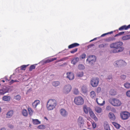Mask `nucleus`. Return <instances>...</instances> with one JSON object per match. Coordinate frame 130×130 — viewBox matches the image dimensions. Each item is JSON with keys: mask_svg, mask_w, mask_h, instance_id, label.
Wrapping results in <instances>:
<instances>
[{"mask_svg": "<svg viewBox=\"0 0 130 130\" xmlns=\"http://www.w3.org/2000/svg\"><path fill=\"white\" fill-rule=\"evenodd\" d=\"M94 45L93 44H91L90 45H89V46H88V47L89 46H93Z\"/></svg>", "mask_w": 130, "mask_h": 130, "instance_id": "0e129e2a", "label": "nucleus"}, {"mask_svg": "<svg viewBox=\"0 0 130 130\" xmlns=\"http://www.w3.org/2000/svg\"><path fill=\"white\" fill-rule=\"evenodd\" d=\"M120 115L121 119L123 120L127 119L130 117V113L125 111L121 112Z\"/></svg>", "mask_w": 130, "mask_h": 130, "instance_id": "423d86ee", "label": "nucleus"}, {"mask_svg": "<svg viewBox=\"0 0 130 130\" xmlns=\"http://www.w3.org/2000/svg\"><path fill=\"white\" fill-rule=\"evenodd\" d=\"M110 94L113 95H114L116 94V91H115L114 90L111 89L110 91L109 92Z\"/></svg>", "mask_w": 130, "mask_h": 130, "instance_id": "f704fd0d", "label": "nucleus"}, {"mask_svg": "<svg viewBox=\"0 0 130 130\" xmlns=\"http://www.w3.org/2000/svg\"><path fill=\"white\" fill-rule=\"evenodd\" d=\"M77 76L79 77H82L83 76V72H79L77 74Z\"/></svg>", "mask_w": 130, "mask_h": 130, "instance_id": "c03bdc74", "label": "nucleus"}, {"mask_svg": "<svg viewBox=\"0 0 130 130\" xmlns=\"http://www.w3.org/2000/svg\"><path fill=\"white\" fill-rule=\"evenodd\" d=\"M121 39L125 41L129 40L130 39V35H126L122 36Z\"/></svg>", "mask_w": 130, "mask_h": 130, "instance_id": "a211bd4d", "label": "nucleus"}, {"mask_svg": "<svg viewBox=\"0 0 130 130\" xmlns=\"http://www.w3.org/2000/svg\"><path fill=\"white\" fill-rule=\"evenodd\" d=\"M67 78H68L69 80H72L74 79V76L73 74L71 72H67L66 73Z\"/></svg>", "mask_w": 130, "mask_h": 130, "instance_id": "ddd939ff", "label": "nucleus"}, {"mask_svg": "<svg viewBox=\"0 0 130 130\" xmlns=\"http://www.w3.org/2000/svg\"><path fill=\"white\" fill-rule=\"evenodd\" d=\"M104 127L105 130H110L109 125L107 122H104Z\"/></svg>", "mask_w": 130, "mask_h": 130, "instance_id": "5701e85b", "label": "nucleus"}, {"mask_svg": "<svg viewBox=\"0 0 130 130\" xmlns=\"http://www.w3.org/2000/svg\"><path fill=\"white\" fill-rule=\"evenodd\" d=\"M73 93L75 95L78 94L79 93V92L78 89L76 88L74 89L73 91Z\"/></svg>", "mask_w": 130, "mask_h": 130, "instance_id": "ea45409f", "label": "nucleus"}, {"mask_svg": "<svg viewBox=\"0 0 130 130\" xmlns=\"http://www.w3.org/2000/svg\"><path fill=\"white\" fill-rule=\"evenodd\" d=\"M90 96L92 99H94L96 96V94L95 92L93 91H92L90 94Z\"/></svg>", "mask_w": 130, "mask_h": 130, "instance_id": "4be33fe9", "label": "nucleus"}, {"mask_svg": "<svg viewBox=\"0 0 130 130\" xmlns=\"http://www.w3.org/2000/svg\"><path fill=\"white\" fill-rule=\"evenodd\" d=\"M13 111L12 110H11L8 111L7 114V117L9 118H11L13 115Z\"/></svg>", "mask_w": 130, "mask_h": 130, "instance_id": "6ab92c4d", "label": "nucleus"}, {"mask_svg": "<svg viewBox=\"0 0 130 130\" xmlns=\"http://www.w3.org/2000/svg\"><path fill=\"white\" fill-rule=\"evenodd\" d=\"M123 43L121 41H117L111 44L110 45V47L111 48H114L112 50L113 53H117L123 51L124 48L122 46Z\"/></svg>", "mask_w": 130, "mask_h": 130, "instance_id": "f257e3e1", "label": "nucleus"}, {"mask_svg": "<svg viewBox=\"0 0 130 130\" xmlns=\"http://www.w3.org/2000/svg\"><path fill=\"white\" fill-rule=\"evenodd\" d=\"M78 68L79 70H83L85 69V67L82 64H80L78 66Z\"/></svg>", "mask_w": 130, "mask_h": 130, "instance_id": "58836bf2", "label": "nucleus"}, {"mask_svg": "<svg viewBox=\"0 0 130 130\" xmlns=\"http://www.w3.org/2000/svg\"><path fill=\"white\" fill-rule=\"evenodd\" d=\"M3 100L5 101H9L11 99V97L10 96H4L3 97Z\"/></svg>", "mask_w": 130, "mask_h": 130, "instance_id": "393cba45", "label": "nucleus"}, {"mask_svg": "<svg viewBox=\"0 0 130 130\" xmlns=\"http://www.w3.org/2000/svg\"><path fill=\"white\" fill-rule=\"evenodd\" d=\"M96 38H94V39H93L94 40H96Z\"/></svg>", "mask_w": 130, "mask_h": 130, "instance_id": "774afa93", "label": "nucleus"}, {"mask_svg": "<svg viewBox=\"0 0 130 130\" xmlns=\"http://www.w3.org/2000/svg\"><path fill=\"white\" fill-rule=\"evenodd\" d=\"M126 76L125 75H122L121 76V78L122 79H125L126 78Z\"/></svg>", "mask_w": 130, "mask_h": 130, "instance_id": "3c124183", "label": "nucleus"}, {"mask_svg": "<svg viewBox=\"0 0 130 130\" xmlns=\"http://www.w3.org/2000/svg\"><path fill=\"white\" fill-rule=\"evenodd\" d=\"M57 59V58H54L51 59H48L46 60L45 62V63H47L51 62L54 60Z\"/></svg>", "mask_w": 130, "mask_h": 130, "instance_id": "c85d7f7f", "label": "nucleus"}, {"mask_svg": "<svg viewBox=\"0 0 130 130\" xmlns=\"http://www.w3.org/2000/svg\"><path fill=\"white\" fill-rule=\"evenodd\" d=\"M64 61V60H63V59L62 58V59H60L58 61Z\"/></svg>", "mask_w": 130, "mask_h": 130, "instance_id": "680f3d73", "label": "nucleus"}, {"mask_svg": "<svg viewBox=\"0 0 130 130\" xmlns=\"http://www.w3.org/2000/svg\"><path fill=\"white\" fill-rule=\"evenodd\" d=\"M18 82V81L16 80H13L12 79L11 80L10 82L9 83L10 84H11L14 83V82Z\"/></svg>", "mask_w": 130, "mask_h": 130, "instance_id": "5fc2aeb1", "label": "nucleus"}, {"mask_svg": "<svg viewBox=\"0 0 130 130\" xmlns=\"http://www.w3.org/2000/svg\"><path fill=\"white\" fill-rule=\"evenodd\" d=\"M130 28V24L128 26L126 25H124L120 27L119 28V30H127Z\"/></svg>", "mask_w": 130, "mask_h": 130, "instance_id": "2eb2a0df", "label": "nucleus"}, {"mask_svg": "<svg viewBox=\"0 0 130 130\" xmlns=\"http://www.w3.org/2000/svg\"><path fill=\"white\" fill-rule=\"evenodd\" d=\"M28 111L29 115L30 116H32L33 113V110L30 108H28Z\"/></svg>", "mask_w": 130, "mask_h": 130, "instance_id": "473e14b6", "label": "nucleus"}, {"mask_svg": "<svg viewBox=\"0 0 130 130\" xmlns=\"http://www.w3.org/2000/svg\"><path fill=\"white\" fill-rule=\"evenodd\" d=\"M79 60V58L78 57H75L72 60L71 62V63L74 65H75Z\"/></svg>", "mask_w": 130, "mask_h": 130, "instance_id": "b1692460", "label": "nucleus"}, {"mask_svg": "<svg viewBox=\"0 0 130 130\" xmlns=\"http://www.w3.org/2000/svg\"><path fill=\"white\" fill-rule=\"evenodd\" d=\"M108 44L107 43H103L100 44L99 45V47L100 48H102L103 47H106L107 45Z\"/></svg>", "mask_w": 130, "mask_h": 130, "instance_id": "c9c22d12", "label": "nucleus"}, {"mask_svg": "<svg viewBox=\"0 0 130 130\" xmlns=\"http://www.w3.org/2000/svg\"><path fill=\"white\" fill-rule=\"evenodd\" d=\"M40 103V101L39 100H36L32 103V107L34 108H36L37 106Z\"/></svg>", "mask_w": 130, "mask_h": 130, "instance_id": "dca6fc26", "label": "nucleus"}, {"mask_svg": "<svg viewBox=\"0 0 130 130\" xmlns=\"http://www.w3.org/2000/svg\"><path fill=\"white\" fill-rule=\"evenodd\" d=\"M115 65L116 66L125 65L126 63L124 61L122 60H120L116 61L114 63Z\"/></svg>", "mask_w": 130, "mask_h": 130, "instance_id": "1a4fd4ad", "label": "nucleus"}, {"mask_svg": "<svg viewBox=\"0 0 130 130\" xmlns=\"http://www.w3.org/2000/svg\"><path fill=\"white\" fill-rule=\"evenodd\" d=\"M36 67L34 65H31L29 68V70L30 71H32L33 69H34Z\"/></svg>", "mask_w": 130, "mask_h": 130, "instance_id": "37998d69", "label": "nucleus"}, {"mask_svg": "<svg viewBox=\"0 0 130 130\" xmlns=\"http://www.w3.org/2000/svg\"><path fill=\"white\" fill-rule=\"evenodd\" d=\"M112 78V77L111 76H109L108 77V79H110Z\"/></svg>", "mask_w": 130, "mask_h": 130, "instance_id": "4d7b16f0", "label": "nucleus"}, {"mask_svg": "<svg viewBox=\"0 0 130 130\" xmlns=\"http://www.w3.org/2000/svg\"><path fill=\"white\" fill-rule=\"evenodd\" d=\"M95 111L98 113H101L102 110V108L98 107H96L95 109Z\"/></svg>", "mask_w": 130, "mask_h": 130, "instance_id": "c756f323", "label": "nucleus"}, {"mask_svg": "<svg viewBox=\"0 0 130 130\" xmlns=\"http://www.w3.org/2000/svg\"><path fill=\"white\" fill-rule=\"evenodd\" d=\"M109 118L112 120L114 121L115 119V117L112 113L110 112L109 113Z\"/></svg>", "mask_w": 130, "mask_h": 130, "instance_id": "412c9836", "label": "nucleus"}, {"mask_svg": "<svg viewBox=\"0 0 130 130\" xmlns=\"http://www.w3.org/2000/svg\"><path fill=\"white\" fill-rule=\"evenodd\" d=\"M63 60H65L66 59H68V57H65L63 58Z\"/></svg>", "mask_w": 130, "mask_h": 130, "instance_id": "13d9d810", "label": "nucleus"}, {"mask_svg": "<svg viewBox=\"0 0 130 130\" xmlns=\"http://www.w3.org/2000/svg\"><path fill=\"white\" fill-rule=\"evenodd\" d=\"M112 124L117 129H119L120 127V124L115 122H112Z\"/></svg>", "mask_w": 130, "mask_h": 130, "instance_id": "2f4dec72", "label": "nucleus"}, {"mask_svg": "<svg viewBox=\"0 0 130 130\" xmlns=\"http://www.w3.org/2000/svg\"><path fill=\"white\" fill-rule=\"evenodd\" d=\"M89 115L91 118L94 119L95 121H98V119L92 111H89Z\"/></svg>", "mask_w": 130, "mask_h": 130, "instance_id": "4468645a", "label": "nucleus"}, {"mask_svg": "<svg viewBox=\"0 0 130 130\" xmlns=\"http://www.w3.org/2000/svg\"><path fill=\"white\" fill-rule=\"evenodd\" d=\"M113 32L112 31H110V32H107V33H105V34H102L101 36V37H104V36H106L107 35H108V34H112L113 33Z\"/></svg>", "mask_w": 130, "mask_h": 130, "instance_id": "79ce46f5", "label": "nucleus"}, {"mask_svg": "<svg viewBox=\"0 0 130 130\" xmlns=\"http://www.w3.org/2000/svg\"><path fill=\"white\" fill-rule=\"evenodd\" d=\"M33 123L35 125L38 124L40 123L41 122L37 119H32Z\"/></svg>", "mask_w": 130, "mask_h": 130, "instance_id": "a878e982", "label": "nucleus"}, {"mask_svg": "<svg viewBox=\"0 0 130 130\" xmlns=\"http://www.w3.org/2000/svg\"><path fill=\"white\" fill-rule=\"evenodd\" d=\"M60 84V83L59 81H54L52 83V84L53 86L56 87L58 86Z\"/></svg>", "mask_w": 130, "mask_h": 130, "instance_id": "7c9ffc66", "label": "nucleus"}, {"mask_svg": "<svg viewBox=\"0 0 130 130\" xmlns=\"http://www.w3.org/2000/svg\"><path fill=\"white\" fill-rule=\"evenodd\" d=\"M72 89V87L70 85H68L65 86L63 89V92L65 94H68Z\"/></svg>", "mask_w": 130, "mask_h": 130, "instance_id": "6e6552de", "label": "nucleus"}, {"mask_svg": "<svg viewBox=\"0 0 130 130\" xmlns=\"http://www.w3.org/2000/svg\"><path fill=\"white\" fill-rule=\"evenodd\" d=\"M101 90V88L100 87H98L97 88L96 90L97 92L98 93H99Z\"/></svg>", "mask_w": 130, "mask_h": 130, "instance_id": "603ef678", "label": "nucleus"}, {"mask_svg": "<svg viewBox=\"0 0 130 130\" xmlns=\"http://www.w3.org/2000/svg\"><path fill=\"white\" fill-rule=\"evenodd\" d=\"M82 90L84 93H86L87 92V89L86 86H83L81 88Z\"/></svg>", "mask_w": 130, "mask_h": 130, "instance_id": "72a5a7b5", "label": "nucleus"}, {"mask_svg": "<svg viewBox=\"0 0 130 130\" xmlns=\"http://www.w3.org/2000/svg\"><path fill=\"white\" fill-rule=\"evenodd\" d=\"M26 66L23 65L21 66V69L22 70H26Z\"/></svg>", "mask_w": 130, "mask_h": 130, "instance_id": "09e8293b", "label": "nucleus"}, {"mask_svg": "<svg viewBox=\"0 0 130 130\" xmlns=\"http://www.w3.org/2000/svg\"><path fill=\"white\" fill-rule=\"evenodd\" d=\"M74 102L77 105H81L84 103V100L81 96H76L74 98Z\"/></svg>", "mask_w": 130, "mask_h": 130, "instance_id": "20e7f679", "label": "nucleus"}, {"mask_svg": "<svg viewBox=\"0 0 130 130\" xmlns=\"http://www.w3.org/2000/svg\"><path fill=\"white\" fill-rule=\"evenodd\" d=\"M93 40H93V39H92V40H91L90 41V42H91V41H93Z\"/></svg>", "mask_w": 130, "mask_h": 130, "instance_id": "338daca9", "label": "nucleus"}, {"mask_svg": "<svg viewBox=\"0 0 130 130\" xmlns=\"http://www.w3.org/2000/svg\"><path fill=\"white\" fill-rule=\"evenodd\" d=\"M38 128L39 129H45V126L44 125H40L39 126H38Z\"/></svg>", "mask_w": 130, "mask_h": 130, "instance_id": "49530a36", "label": "nucleus"}, {"mask_svg": "<svg viewBox=\"0 0 130 130\" xmlns=\"http://www.w3.org/2000/svg\"><path fill=\"white\" fill-rule=\"evenodd\" d=\"M91 123L93 128H95L96 127V124L93 121L92 122H91Z\"/></svg>", "mask_w": 130, "mask_h": 130, "instance_id": "de8ad7c7", "label": "nucleus"}, {"mask_svg": "<svg viewBox=\"0 0 130 130\" xmlns=\"http://www.w3.org/2000/svg\"><path fill=\"white\" fill-rule=\"evenodd\" d=\"M8 88L5 86H4L2 89H0V95H3L5 93L8 92Z\"/></svg>", "mask_w": 130, "mask_h": 130, "instance_id": "9d476101", "label": "nucleus"}, {"mask_svg": "<svg viewBox=\"0 0 130 130\" xmlns=\"http://www.w3.org/2000/svg\"><path fill=\"white\" fill-rule=\"evenodd\" d=\"M124 87L128 89L130 88V83H126L124 85Z\"/></svg>", "mask_w": 130, "mask_h": 130, "instance_id": "4c0bfd02", "label": "nucleus"}, {"mask_svg": "<svg viewBox=\"0 0 130 130\" xmlns=\"http://www.w3.org/2000/svg\"><path fill=\"white\" fill-rule=\"evenodd\" d=\"M90 82L92 87H96L98 86L99 83V79L98 77L92 78L91 79Z\"/></svg>", "mask_w": 130, "mask_h": 130, "instance_id": "39448f33", "label": "nucleus"}, {"mask_svg": "<svg viewBox=\"0 0 130 130\" xmlns=\"http://www.w3.org/2000/svg\"><path fill=\"white\" fill-rule=\"evenodd\" d=\"M14 98L17 100H19L21 99V96L19 95H18L15 97Z\"/></svg>", "mask_w": 130, "mask_h": 130, "instance_id": "a18cd8bd", "label": "nucleus"}, {"mask_svg": "<svg viewBox=\"0 0 130 130\" xmlns=\"http://www.w3.org/2000/svg\"><path fill=\"white\" fill-rule=\"evenodd\" d=\"M1 81L4 83L5 82V81L4 80H2Z\"/></svg>", "mask_w": 130, "mask_h": 130, "instance_id": "69168bd1", "label": "nucleus"}, {"mask_svg": "<svg viewBox=\"0 0 130 130\" xmlns=\"http://www.w3.org/2000/svg\"><path fill=\"white\" fill-rule=\"evenodd\" d=\"M57 104V102L55 99H51L47 101L46 108L48 110H52L55 108Z\"/></svg>", "mask_w": 130, "mask_h": 130, "instance_id": "f03ea898", "label": "nucleus"}, {"mask_svg": "<svg viewBox=\"0 0 130 130\" xmlns=\"http://www.w3.org/2000/svg\"><path fill=\"white\" fill-rule=\"evenodd\" d=\"M84 120L83 117L81 116L79 117L77 120V122L80 127L83 125L84 124Z\"/></svg>", "mask_w": 130, "mask_h": 130, "instance_id": "f8f14e48", "label": "nucleus"}, {"mask_svg": "<svg viewBox=\"0 0 130 130\" xmlns=\"http://www.w3.org/2000/svg\"><path fill=\"white\" fill-rule=\"evenodd\" d=\"M126 95L127 96L130 97V90H128L127 92Z\"/></svg>", "mask_w": 130, "mask_h": 130, "instance_id": "864d4df0", "label": "nucleus"}, {"mask_svg": "<svg viewBox=\"0 0 130 130\" xmlns=\"http://www.w3.org/2000/svg\"><path fill=\"white\" fill-rule=\"evenodd\" d=\"M109 102L113 106H120L122 104L120 101L115 98L110 99L109 100Z\"/></svg>", "mask_w": 130, "mask_h": 130, "instance_id": "7ed1b4c3", "label": "nucleus"}, {"mask_svg": "<svg viewBox=\"0 0 130 130\" xmlns=\"http://www.w3.org/2000/svg\"><path fill=\"white\" fill-rule=\"evenodd\" d=\"M96 101L99 105L101 106L103 105L105 103V101L103 100L102 98L99 99L97 98L96 99Z\"/></svg>", "mask_w": 130, "mask_h": 130, "instance_id": "9b49d317", "label": "nucleus"}, {"mask_svg": "<svg viewBox=\"0 0 130 130\" xmlns=\"http://www.w3.org/2000/svg\"><path fill=\"white\" fill-rule=\"evenodd\" d=\"M86 55L85 54H83L80 56V58L82 59H84L85 58L86 56Z\"/></svg>", "mask_w": 130, "mask_h": 130, "instance_id": "8fccbe9b", "label": "nucleus"}, {"mask_svg": "<svg viewBox=\"0 0 130 130\" xmlns=\"http://www.w3.org/2000/svg\"><path fill=\"white\" fill-rule=\"evenodd\" d=\"M44 118L47 121L48 120L47 118L46 117H44Z\"/></svg>", "mask_w": 130, "mask_h": 130, "instance_id": "e2e57ef3", "label": "nucleus"}, {"mask_svg": "<svg viewBox=\"0 0 130 130\" xmlns=\"http://www.w3.org/2000/svg\"><path fill=\"white\" fill-rule=\"evenodd\" d=\"M83 109L84 112L86 114L88 112V107L86 105H84L83 106Z\"/></svg>", "mask_w": 130, "mask_h": 130, "instance_id": "e433bc0d", "label": "nucleus"}, {"mask_svg": "<svg viewBox=\"0 0 130 130\" xmlns=\"http://www.w3.org/2000/svg\"><path fill=\"white\" fill-rule=\"evenodd\" d=\"M96 60V58L95 56L92 55L89 56L87 59L86 61L88 62L90 64L92 65L94 63Z\"/></svg>", "mask_w": 130, "mask_h": 130, "instance_id": "0eeeda50", "label": "nucleus"}, {"mask_svg": "<svg viewBox=\"0 0 130 130\" xmlns=\"http://www.w3.org/2000/svg\"><path fill=\"white\" fill-rule=\"evenodd\" d=\"M120 35H119V33L115 35V36H114V37H117V36H119Z\"/></svg>", "mask_w": 130, "mask_h": 130, "instance_id": "bf43d9fd", "label": "nucleus"}, {"mask_svg": "<svg viewBox=\"0 0 130 130\" xmlns=\"http://www.w3.org/2000/svg\"><path fill=\"white\" fill-rule=\"evenodd\" d=\"M78 48H76L74 49H73L72 51L70 52L71 53L74 54L76 52H77L78 50Z\"/></svg>", "mask_w": 130, "mask_h": 130, "instance_id": "a19ab883", "label": "nucleus"}, {"mask_svg": "<svg viewBox=\"0 0 130 130\" xmlns=\"http://www.w3.org/2000/svg\"><path fill=\"white\" fill-rule=\"evenodd\" d=\"M115 39L114 38L110 37L105 39V41L107 42H109L111 41H114Z\"/></svg>", "mask_w": 130, "mask_h": 130, "instance_id": "cd10ccee", "label": "nucleus"}, {"mask_svg": "<svg viewBox=\"0 0 130 130\" xmlns=\"http://www.w3.org/2000/svg\"><path fill=\"white\" fill-rule=\"evenodd\" d=\"M22 113L23 115L25 117H27L28 116V112L27 110L25 109H23L22 111Z\"/></svg>", "mask_w": 130, "mask_h": 130, "instance_id": "bb28decb", "label": "nucleus"}, {"mask_svg": "<svg viewBox=\"0 0 130 130\" xmlns=\"http://www.w3.org/2000/svg\"><path fill=\"white\" fill-rule=\"evenodd\" d=\"M125 32H120L119 33V35L120 36L124 34Z\"/></svg>", "mask_w": 130, "mask_h": 130, "instance_id": "6e6d98bb", "label": "nucleus"}, {"mask_svg": "<svg viewBox=\"0 0 130 130\" xmlns=\"http://www.w3.org/2000/svg\"><path fill=\"white\" fill-rule=\"evenodd\" d=\"M79 44L76 43H73L69 45L68 48L69 49L78 46L79 45Z\"/></svg>", "mask_w": 130, "mask_h": 130, "instance_id": "f3484780", "label": "nucleus"}, {"mask_svg": "<svg viewBox=\"0 0 130 130\" xmlns=\"http://www.w3.org/2000/svg\"><path fill=\"white\" fill-rule=\"evenodd\" d=\"M1 130H6V129L5 128H2L1 129Z\"/></svg>", "mask_w": 130, "mask_h": 130, "instance_id": "052dcab7", "label": "nucleus"}, {"mask_svg": "<svg viewBox=\"0 0 130 130\" xmlns=\"http://www.w3.org/2000/svg\"><path fill=\"white\" fill-rule=\"evenodd\" d=\"M60 112L61 115L63 116H64L67 115V112L63 109H60Z\"/></svg>", "mask_w": 130, "mask_h": 130, "instance_id": "aec40b11", "label": "nucleus"}]
</instances>
